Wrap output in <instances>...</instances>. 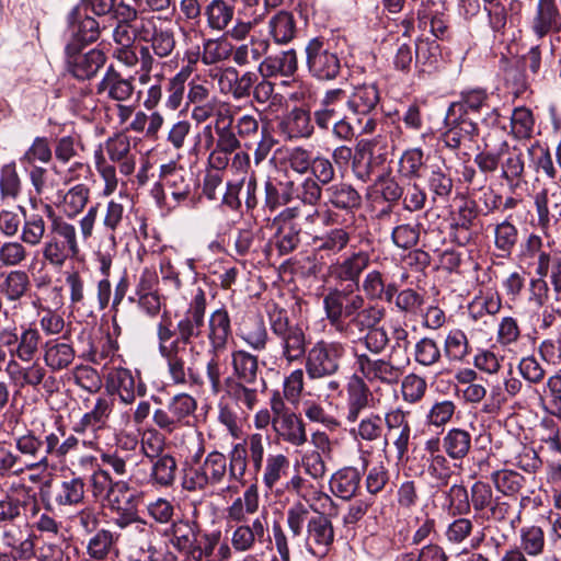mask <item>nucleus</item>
<instances>
[{
  "label": "nucleus",
  "instance_id": "obj_1",
  "mask_svg": "<svg viewBox=\"0 0 561 561\" xmlns=\"http://www.w3.org/2000/svg\"><path fill=\"white\" fill-rule=\"evenodd\" d=\"M323 308L330 325L352 342L364 341L371 354H381L389 344V335L379 323L385 309L365 304L363 295H350L337 288L330 289L323 298Z\"/></svg>",
  "mask_w": 561,
  "mask_h": 561
},
{
  "label": "nucleus",
  "instance_id": "obj_2",
  "mask_svg": "<svg viewBox=\"0 0 561 561\" xmlns=\"http://www.w3.org/2000/svg\"><path fill=\"white\" fill-rule=\"evenodd\" d=\"M310 510L301 502L291 505L287 511V526L291 536L297 538H301L306 526L307 550L314 557L323 558L334 540L333 526L323 513L309 516Z\"/></svg>",
  "mask_w": 561,
  "mask_h": 561
},
{
  "label": "nucleus",
  "instance_id": "obj_3",
  "mask_svg": "<svg viewBox=\"0 0 561 561\" xmlns=\"http://www.w3.org/2000/svg\"><path fill=\"white\" fill-rule=\"evenodd\" d=\"M50 224L43 243L42 256L55 268H61L68 260L77 259L81 252L77 227L60 216L51 206L46 205Z\"/></svg>",
  "mask_w": 561,
  "mask_h": 561
},
{
  "label": "nucleus",
  "instance_id": "obj_4",
  "mask_svg": "<svg viewBox=\"0 0 561 561\" xmlns=\"http://www.w3.org/2000/svg\"><path fill=\"white\" fill-rule=\"evenodd\" d=\"M267 317L272 334L277 342L279 359L287 366L301 363L308 352L305 330L293 323L287 311L276 304L268 306Z\"/></svg>",
  "mask_w": 561,
  "mask_h": 561
},
{
  "label": "nucleus",
  "instance_id": "obj_5",
  "mask_svg": "<svg viewBox=\"0 0 561 561\" xmlns=\"http://www.w3.org/2000/svg\"><path fill=\"white\" fill-rule=\"evenodd\" d=\"M175 331L171 330L170 324L161 321L157 327V335L159 340V352L167 360L168 373L174 385L202 386L203 378L193 367H186V360H183V348H181L178 337L170 344H167Z\"/></svg>",
  "mask_w": 561,
  "mask_h": 561
},
{
  "label": "nucleus",
  "instance_id": "obj_6",
  "mask_svg": "<svg viewBox=\"0 0 561 561\" xmlns=\"http://www.w3.org/2000/svg\"><path fill=\"white\" fill-rule=\"evenodd\" d=\"M228 472L227 457L214 450L202 460H195L186 470L183 488L190 492L205 491L221 484Z\"/></svg>",
  "mask_w": 561,
  "mask_h": 561
},
{
  "label": "nucleus",
  "instance_id": "obj_7",
  "mask_svg": "<svg viewBox=\"0 0 561 561\" xmlns=\"http://www.w3.org/2000/svg\"><path fill=\"white\" fill-rule=\"evenodd\" d=\"M309 75L318 81H333L342 70V59L331 43L321 36L311 38L305 48Z\"/></svg>",
  "mask_w": 561,
  "mask_h": 561
},
{
  "label": "nucleus",
  "instance_id": "obj_8",
  "mask_svg": "<svg viewBox=\"0 0 561 561\" xmlns=\"http://www.w3.org/2000/svg\"><path fill=\"white\" fill-rule=\"evenodd\" d=\"M345 355V346L337 341L320 340L305 356V369L309 379H322L335 375Z\"/></svg>",
  "mask_w": 561,
  "mask_h": 561
},
{
  "label": "nucleus",
  "instance_id": "obj_9",
  "mask_svg": "<svg viewBox=\"0 0 561 561\" xmlns=\"http://www.w3.org/2000/svg\"><path fill=\"white\" fill-rule=\"evenodd\" d=\"M196 409L197 402L191 394L178 393L165 405L153 411L152 422L159 430L172 434L190 424Z\"/></svg>",
  "mask_w": 561,
  "mask_h": 561
},
{
  "label": "nucleus",
  "instance_id": "obj_10",
  "mask_svg": "<svg viewBox=\"0 0 561 561\" xmlns=\"http://www.w3.org/2000/svg\"><path fill=\"white\" fill-rule=\"evenodd\" d=\"M409 364V356L389 354L386 357L373 358L368 354L356 355L358 370L367 380H379L387 385L397 383Z\"/></svg>",
  "mask_w": 561,
  "mask_h": 561
},
{
  "label": "nucleus",
  "instance_id": "obj_11",
  "mask_svg": "<svg viewBox=\"0 0 561 561\" xmlns=\"http://www.w3.org/2000/svg\"><path fill=\"white\" fill-rule=\"evenodd\" d=\"M130 482L129 480H115L105 499L108 508L116 514L114 524L121 529L127 528L139 519L137 507L140 494L131 488Z\"/></svg>",
  "mask_w": 561,
  "mask_h": 561
},
{
  "label": "nucleus",
  "instance_id": "obj_12",
  "mask_svg": "<svg viewBox=\"0 0 561 561\" xmlns=\"http://www.w3.org/2000/svg\"><path fill=\"white\" fill-rule=\"evenodd\" d=\"M147 445L153 449L152 445L142 440L141 451L151 458L150 473L147 472V466L144 465L138 468L135 473H131V480L138 484L151 483L154 486L169 488L173 485L176 478L178 463L173 456L169 454L150 455Z\"/></svg>",
  "mask_w": 561,
  "mask_h": 561
},
{
  "label": "nucleus",
  "instance_id": "obj_13",
  "mask_svg": "<svg viewBox=\"0 0 561 561\" xmlns=\"http://www.w3.org/2000/svg\"><path fill=\"white\" fill-rule=\"evenodd\" d=\"M205 312L206 295L202 288H197L187 310L175 328L179 344L183 348V360H186L188 353L194 351V346L188 347V345L192 343V339L199 336L205 322Z\"/></svg>",
  "mask_w": 561,
  "mask_h": 561
},
{
  "label": "nucleus",
  "instance_id": "obj_14",
  "mask_svg": "<svg viewBox=\"0 0 561 561\" xmlns=\"http://www.w3.org/2000/svg\"><path fill=\"white\" fill-rule=\"evenodd\" d=\"M13 440L16 456L23 461L24 471L46 470L50 467L48 433L41 436L34 431H26L15 436Z\"/></svg>",
  "mask_w": 561,
  "mask_h": 561
},
{
  "label": "nucleus",
  "instance_id": "obj_15",
  "mask_svg": "<svg viewBox=\"0 0 561 561\" xmlns=\"http://www.w3.org/2000/svg\"><path fill=\"white\" fill-rule=\"evenodd\" d=\"M5 371L10 379L20 388L31 387L34 390L43 388L47 394H53L58 390L56 377L48 375L45 366L38 362H32L27 366H22L19 362L10 359Z\"/></svg>",
  "mask_w": 561,
  "mask_h": 561
},
{
  "label": "nucleus",
  "instance_id": "obj_16",
  "mask_svg": "<svg viewBox=\"0 0 561 561\" xmlns=\"http://www.w3.org/2000/svg\"><path fill=\"white\" fill-rule=\"evenodd\" d=\"M134 33L140 42L150 44V50L159 58L169 57L175 48L173 31L158 26L152 16L141 18L135 25Z\"/></svg>",
  "mask_w": 561,
  "mask_h": 561
},
{
  "label": "nucleus",
  "instance_id": "obj_17",
  "mask_svg": "<svg viewBox=\"0 0 561 561\" xmlns=\"http://www.w3.org/2000/svg\"><path fill=\"white\" fill-rule=\"evenodd\" d=\"M77 43H68L65 48L66 62L69 72L79 80L93 78L106 61L105 54L96 48L82 53Z\"/></svg>",
  "mask_w": 561,
  "mask_h": 561
},
{
  "label": "nucleus",
  "instance_id": "obj_18",
  "mask_svg": "<svg viewBox=\"0 0 561 561\" xmlns=\"http://www.w3.org/2000/svg\"><path fill=\"white\" fill-rule=\"evenodd\" d=\"M489 94L484 89H470L460 93V99L449 106V116L459 115L470 117L471 114H481L488 111V116L483 118L490 125L500 124V113L497 108H491L489 105Z\"/></svg>",
  "mask_w": 561,
  "mask_h": 561
},
{
  "label": "nucleus",
  "instance_id": "obj_19",
  "mask_svg": "<svg viewBox=\"0 0 561 561\" xmlns=\"http://www.w3.org/2000/svg\"><path fill=\"white\" fill-rule=\"evenodd\" d=\"M370 254L367 251H357L330 266V275L339 283H347L343 289L350 295L359 289V279L364 271L370 265Z\"/></svg>",
  "mask_w": 561,
  "mask_h": 561
},
{
  "label": "nucleus",
  "instance_id": "obj_20",
  "mask_svg": "<svg viewBox=\"0 0 561 561\" xmlns=\"http://www.w3.org/2000/svg\"><path fill=\"white\" fill-rule=\"evenodd\" d=\"M529 30L537 39L561 31V11L556 0H537Z\"/></svg>",
  "mask_w": 561,
  "mask_h": 561
},
{
  "label": "nucleus",
  "instance_id": "obj_21",
  "mask_svg": "<svg viewBox=\"0 0 561 561\" xmlns=\"http://www.w3.org/2000/svg\"><path fill=\"white\" fill-rule=\"evenodd\" d=\"M130 447H127V442L124 447H118L114 451L103 453L101 461L103 465L110 467L113 472L118 477H128L131 480V473L144 465V457L141 453H131L137 446L136 439L128 442Z\"/></svg>",
  "mask_w": 561,
  "mask_h": 561
},
{
  "label": "nucleus",
  "instance_id": "obj_22",
  "mask_svg": "<svg viewBox=\"0 0 561 561\" xmlns=\"http://www.w3.org/2000/svg\"><path fill=\"white\" fill-rule=\"evenodd\" d=\"M159 180L162 185L170 192L171 197L175 202L173 207L186 201L191 195L192 178L184 170L183 167L178 165L176 162L171 161L161 164L159 168Z\"/></svg>",
  "mask_w": 561,
  "mask_h": 561
},
{
  "label": "nucleus",
  "instance_id": "obj_23",
  "mask_svg": "<svg viewBox=\"0 0 561 561\" xmlns=\"http://www.w3.org/2000/svg\"><path fill=\"white\" fill-rule=\"evenodd\" d=\"M106 389L111 393H116L124 404H131L136 396L144 397L146 394V385L139 382L136 386L131 371L127 368H112L106 376Z\"/></svg>",
  "mask_w": 561,
  "mask_h": 561
},
{
  "label": "nucleus",
  "instance_id": "obj_24",
  "mask_svg": "<svg viewBox=\"0 0 561 561\" xmlns=\"http://www.w3.org/2000/svg\"><path fill=\"white\" fill-rule=\"evenodd\" d=\"M259 75L255 71L239 72L233 67L226 68L218 78L219 90L222 94H229L233 100L240 101L251 96L252 85Z\"/></svg>",
  "mask_w": 561,
  "mask_h": 561
},
{
  "label": "nucleus",
  "instance_id": "obj_25",
  "mask_svg": "<svg viewBox=\"0 0 561 561\" xmlns=\"http://www.w3.org/2000/svg\"><path fill=\"white\" fill-rule=\"evenodd\" d=\"M114 402L106 397H98L92 409L85 412L72 426L76 434L84 435L91 432L94 436L108 427V419Z\"/></svg>",
  "mask_w": 561,
  "mask_h": 561
},
{
  "label": "nucleus",
  "instance_id": "obj_26",
  "mask_svg": "<svg viewBox=\"0 0 561 561\" xmlns=\"http://www.w3.org/2000/svg\"><path fill=\"white\" fill-rule=\"evenodd\" d=\"M67 22L71 36L69 43H77L80 47L96 42L101 35L100 23L94 18L81 12L78 7L72 8L68 13Z\"/></svg>",
  "mask_w": 561,
  "mask_h": 561
},
{
  "label": "nucleus",
  "instance_id": "obj_27",
  "mask_svg": "<svg viewBox=\"0 0 561 561\" xmlns=\"http://www.w3.org/2000/svg\"><path fill=\"white\" fill-rule=\"evenodd\" d=\"M222 399L232 403L244 411H252L259 402V393L262 392V386L256 383H247L236 378H225Z\"/></svg>",
  "mask_w": 561,
  "mask_h": 561
},
{
  "label": "nucleus",
  "instance_id": "obj_28",
  "mask_svg": "<svg viewBox=\"0 0 561 561\" xmlns=\"http://www.w3.org/2000/svg\"><path fill=\"white\" fill-rule=\"evenodd\" d=\"M105 151L111 162L118 165V170L124 175H130L136 168V154L131 150L130 137L117 133L106 139L104 144Z\"/></svg>",
  "mask_w": 561,
  "mask_h": 561
},
{
  "label": "nucleus",
  "instance_id": "obj_29",
  "mask_svg": "<svg viewBox=\"0 0 561 561\" xmlns=\"http://www.w3.org/2000/svg\"><path fill=\"white\" fill-rule=\"evenodd\" d=\"M501 178L513 187H517L525 178V154L517 146L511 147L507 141L501 144Z\"/></svg>",
  "mask_w": 561,
  "mask_h": 561
},
{
  "label": "nucleus",
  "instance_id": "obj_30",
  "mask_svg": "<svg viewBox=\"0 0 561 561\" xmlns=\"http://www.w3.org/2000/svg\"><path fill=\"white\" fill-rule=\"evenodd\" d=\"M346 99V91L341 88L329 89L320 100L319 107L313 112L316 125L328 130L332 123L342 117L341 107Z\"/></svg>",
  "mask_w": 561,
  "mask_h": 561
},
{
  "label": "nucleus",
  "instance_id": "obj_31",
  "mask_svg": "<svg viewBox=\"0 0 561 561\" xmlns=\"http://www.w3.org/2000/svg\"><path fill=\"white\" fill-rule=\"evenodd\" d=\"M232 375L227 378H236L247 383H256L265 389V381L260 377L259 358L245 350H234L230 354Z\"/></svg>",
  "mask_w": 561,
  "mask_h": 561
},
{
  "label": "nucleus",
  "instance_id": "obj_32",
  "mask_svg": "<svg viewBox=\"0 0 561 561\" xmlns=\"http://www.w3.org/2000/svg\"><path fill=\"white\" fill-rule=\"evenodd\" d=\"M272 425L277 437L294 447H300L307 442L305 424L294 412H284L274 416Z\"/></svg>",
  "mask_w": 561,
  "mask_h": 561
},
{
  "label": "nucleus",
  "instance_id": "obj_33",
  "mask_svg": "<svg viewBox=\"0 0 561 561\" xmlns=\"http://www.w3.org/2000/svg\"><path fill=\"white\" fill-rule=\"evenodd\" d=\"M278 128L288 140L310 138L314 130L310 113L301 107H295L287 113L279 122Z\"/></svg>",
  "mask_w": 561,
  "mask_h": 561
},
{
  "label": "nucleus",
  "instance_id": "obj_34",
  "mask_svg": "<svg viewBox=\"0 0 561 561\" xmlns=\"http://www.w3.org/2000/svg\"><path fill=\"white\" fill-rule=\"evenodd\" d=\"M133 77H124L113 66L106 69V72L98 84V93L106 94L107 98L124 102L131 98L134 93Z\"/></svg>",
  "mask_w": 561,
  "mask_h": 561
},
{
  "label": "nucleus",
  "instance_id": "obj_35",
  "mask_svg": "<svg viewBox=\"0 0 561 561\" xmlns=\"http://www.w3.org/2000/svg\"><path fill=\"white\" fill-rule=\"evenodd\" d=\"M259 488L253 483L245 489L242 496L237 497L226 508V519L228 523H234L237 526L247 524L248 517L259 511Z\"/></svg>",
  "mask_w": 561,
  "mask_h": 561
},
{
  "label": "nucleus",
  "instance_id": "obj_36",
  "mask_svg": "<svg viewBox=\"0 0 561 561\" xmlns=\"http://www.w3.org/2000/svg\"><path fill=\"white\" fill-rule=\"evenodd\" d=\"M264 519L257 517L251 524L236 526L230 537L231 548L241 553L252 551L256 542H262L264 538Z\"/></svg>",
  "mask_w": 561,
  "mask_h": 561
},
{
  "label": "nucleus",
  "instance_id": "obj_37",
  "mask_svg": "<svg viewBox=\"0 0 561 561\" xmlns=\"http://www.w3.org/2000/svg\"><path fill=\"white\" fill-rule=\"evenodd\" d=\"M239 337L253 351H264L268 342V333L264 320L259 314L243 317L238 327Z\"/></svg>",
  "mask_w": 561,
  "mask_h": 561
},
{
  "label": "nucleus",
  "instance_id": "obj_38",
  "mask_svg": "<svg viewBox=\"0 0 561 561\" xmlns=\"http://www.w3.org/2000/svg\"><path fill=\"white\" fill-rule=\"evenodd\" d=\"M298 68V58L295 49L283 50L270 55L259 66V71L264 78L290 77Z\"/></svg>",
  "mask_w": 561,
  "mask_h": 561
},
{
  "label": "nucleus",
  "instance_id": "obj_39",
  "mask_svg": "<svg viewBox=\"0 0 561 561\" xmlns=\"http://www.w3.org/2000/svg\"><path fill=\"white\" fill-rule=\"evenodd\" d=\"M128 197L119 195L112 198L105 207L102 224L106 231L110 232L108 239L112 248L116 247V231L124 228L128 221Z\"/></svg>",
  "mask_w": 561,
  "mask_h": 561
},
{
  "label": "nucleus",
  "instance_id": "obj_40",
  "mask_svg": "<svg viewBox=\"0 0 561 561\" xmlns=\"http://www.w3.org/2000/svg\"><path fill=\"white\" fill-rule=\"evenodd\" d=\"M119 535L110 529L101 528L94 531L87 541L85 553L94 559L108 561L118 554Z\"/></svg>",
  "mask_w": 561,
  "mask_h": 561
},
{
  "label": "nucleus",
  "instance_id": "obj_41",
  "mask_svg": "<svg viewBox=\"0 0 561 561\" xmlns=\"http://www.w3.org/2000/svg\"><path fill=\"white\" fill-rule=\"evenodd\" d=\"M325 204L332 207L353 211L362 205L360 194L351 185L344 182L333 183L324 188Z\"/></svg>",
  "mask_w": 561,
  "mask_h": 561
},
{
  "label": "nucleus",
  "instance_id": "obj_42",
  "mask_svg": "<svg viewBox=\"0 0 561 561\" xmlns=\"http://www.w3.org/2000/svg\"><path fill=\"white\" fill-rule=\"evenodd\" d=\"M230 335L231 321L228 311L224 308L213 311L207 327V339L211 352L225 351Z\"/></svg>",
  "mask_w": 561,
  "mask_h": 561
},
{
  "label": "nucleus",
  "instance_id": "obj_43",
  "mask_svg": "<svg viewBox=\"0 0 561 561\" xmlns=\"http://www.w3.org/2000/svg\"><path fill=\"white\" fill-rule=\"evenodd\" d=\"M380 94L376 83L355 85L352 93H346L344 103L354 114H369L379 103Z\"/></svg>",
  "mask_w": 561,
  "mask_h": 561
},
{
  "label": "nucleus",
  "instance_id": "obj_44",
  "mask_svg": "<svg viewBox=\"0 0 561 561\" xmlns=\"http://www.w3.org/2000/svg\"><path fill=\"white\" fill-rule=\"evenodd\" d=\"M515 500L496 496L482 518L502 525H507L515 531L522 519V510L516 507Z\"/></svg>",
  "mask_w": 561,
  "mask_h": 561
},
{
  "label": "nucleus",
  "instance_id": "obj_45",
  "mask_svg": "<svg viewBox=\"0 0 561 561\" xmlns=\"http://www.w3.org/2000/svg\"><path fill=\"white\" fill-rule=\"evenodd\" d=\"M450 128L443 135V141L450 149H458L463 140H472L479 135L478 124L471 117L449 116Z\"/></svg>",
  "mask_w": 561,
  "mask_h": 561
},
{
  "label": "nucleus",
  "instance_id": "obj_46",
  "mask_svg": "<svg viewBox=\"0 0 561 561\" xmlns=\"http://www.w3.org/2000/svg\"><path fill=\"white\" fill-rule=\"evenodd\" d=\"M519 550L525 552L529 558L537 561H558L556 556L551 558L545 556L546 536L541 527L531 525L520 529Z\"/></svg>",
  "mask_w": 561,
  "mask_h": 561
},
{
  "label": "nucleus",
  "instance_id": "obj_47",
  "mask_svg": "<svg viewBox=\"0 0 561 561\" xmlns=\"http://www.w3.org/2000/svg\"><path fill=\"white\" fill-rule=\"evenodd\" d=\"M76 352L72 345L59 340L47 341L43 346V360L51 371L68 368L75 360Z\"/></svg>",
  "mask_w": 561,
  "mask_h": 561
},
{
  "label": "nucleus",
  "instance_id": "obj_48",
  "mask_svg": "<svg viewBox=\"0 0 561 561\" xmlns=\"http://www.w3.org/2000/svg\"><path fill=\"white\" fill-rule=\"evenodd\" d=\"M186 108L196 124H203L211 117H215V121H221L225 118V114L231 112L230 105L220 101L216 95L199 102H191L186 104Z\"/></svg>",
  "mask_w": 561,
  "mask_h": 561
},
{
  "label": "nucleus",
  "instance_id": "obj_49",
  "mask_svg": "<svg viewBox=\"0 0 561 561\" xmlns=\"http://www.w3.org/2000/svg\"><path fill=\"white\" fill-rule=\"evenodd\" d=\"M501 298L497 294L491 293L484 296L476 297L468 306L470 318L476 322H481L485 327L494 324L495 316L501 310Z\"/></svg>",
  "mask_w": 561,
  "mask_h": 561
},
{
  "label": "nucleus",
  "instance_id": "obj_50",
  "mask_svg": "<svg viewBox=\"0 0 561 561\" xmlns=\"http://www.w3.org/2000/svg\"><path fill=\"white\" fill-rule=\"evenodd\" d=\"M362 476L354 467H345L337 470L330 480L333 494L348 501L354 497L359 489Z\"/></svg>",
  "mask_w": 561,
  "mask_h": 561
},
{
  "label": "nucleus",
  "instance_id": "obj_51",
  "mask_svg": "<svg viewBox=\"0 0 561 561\" xmlns=\"http://www.w3.org/2000/svg\"><path fill=\"white\" fill-rule=\"evenodd\" d=\"M493 244L497 251V257L507 259L512 255L519 240L517 227L508 218L493 225Z\"/></svg>",
  "mask_w": 561,
  "mask_h": 561
},
{
  "label": "nucleus",
  "instance_id": "obj_52",
  "mask_svg": "<svg viewBox=\"0 0 561 561\" xmlns=\"http://www.w3.org/2000/svg\"><path fill=\"white\" fill-rule=\"evenodd\" d=\"M308 486L312 489L311 485H308L307 480H305L300 474H295L290 478V480L286 483L285 490L288 492H293L297 494L299 497L309 503V507L319 513V510H324L327 505H332V499L317 490H311L308 492Z\"/></svg>",
  "mask_w": 561,
  "mask_h": 561
},
{
  "label": "nucleus",
  "instance_id": "obj_53",
  "mask_svg": "<svg viewBox=\"0 0 561 561\" xmlns=\"http://www.w3.org/2000/svg\"><path fill=\"white\" fill-rule=\"evenodd\" d=\"M23 214V222L21 225L20 240L30 247H37L44 243V238L48 233L46 221L41 214L26 215L24 207L18 206Z\"/></svg>",
  "mask_w": 561,
  "mask_h": 561
},
{
  "label": "nucleus",
  "instance_id": "obj_54",
  "mask_svg": "<svg viewBox=\"0 0 561 561\" xmlns=\"http://www.w3.org/2000/svg\"><path fill=\"white\" fill-rule=\"evenodd\" d=\"M2 543L11 549L14 559L30 560L35 554L34 536L25 535L18 528L5 529L2 534Z\"/></svg>",
  "mask_w": 561,
  "mask_h": 561
},
{
  "label": "nucleus",
  "instance_id": "obj_55",
  "mask_svg": "<svg viewBox=\"0 0 561 561\" xmlns=\"http://www.w3.org/2000/svg\"><path fill=\"white\" fill-rule=\"evenodd\" d=\"M347 414L348 422H355L360 412L368 407L371 392L359 377H353L347 386Z\"/></svg>",
  "mask_w": 561,
  "mask_h": 561
},
{
  "label": "nucleus",
  "instance_id": "obj_56",
  "mask_svg": "<svg viewBox=\"0 0 561 561\" xmlns=\"http://www.w3.org/2000/svg\"><path fill=\"white\" fill-rule=\"evenodd\" d=\"M297 33L295 16L288 11H278L268 21V34L276 44L290 43Z\"/></svg>",
  "mask_w": 561,
  "mask_h": 561
},
{
  "label": "nucleus",
  "instance_id": "obj_57",
  "mask_svg": "<svg viewBox=\"0 0 561 561\" xmlns=\"http://www.w3.org/2000/svg\"><path fill=\"white\" fill-rule=\"evenodd\" d=\"M207 25L214 31H225L233 21L234 5L226 0H211L204 10Z\"/></svg>",
  "mask_w": 561,
  "mask_h": 561
},
{
  "label": "nucleus",
  "instance_id": "obj_58",
  "mask_svg": "<svg viewBox=\"0 0 561 561\" xmlns=\"http://www.w3.org/2000/svg\"><path fill=\"white\" fill-rule=\"evenodd\" d=\"M442 447L453 460H462L471 449V434L462 428H451L443 437Z\"/></svg>",
  "mask_w": 561,
  "mask_h": 561
},
{
  "label": "nucleus",
  "instance_id": "obj_59",
  "mask_svg": "<svg viewBox=\"0 0 561 561\" xmlns=\"http://www.w3.org/2000/svg\"><path fill=\"white\" fill-rule=\"evenodd\" d=\"M494 488L505 497L516 501V496L522 492L526 479L524 476L514 470H496L490 477Z\"/></svg>",
  "mask_w": 561,
  "mask_h": 561
},
{
  "label": "nucleus",
  "instance_id": "obj_60",
  "mask_svg": "<svg viewBox=\"0 0 561 561\" xmlns=\"http://www.w3.org/2000/svg\"><path fill=\"white\" fill-rule=\"evenodd\" d=\"M85 483L81 477L62 480L55 489V502L59 506H72L82 503Z\"/></svg>",
  "mask_w": 561,
  "mask_h": 561
},
{
  "label": "nucleus",
  "instance_id": "obj_61",
  "mask_svg": "<svg viewBox=\"0 0 561 561\" xmlns=\"http://www.w3.org/2000/svg\"><path fill=\"white\" fill-rule=\"evenodd\" d=\"M199 527L196 523L187 519H179L172 523L167 536H170L172 546L181 551L190 549L198 540Z\"/></svg>",
  "mask_w": 561,
  "mask_h": 561
},
{
  "label": "nucleus",
  "instance_id": "obj_62",
  "mask_svg": "<svg viewBox=\"0 0 561 561\" xmlns=\"http://www.w3.org/2000/svg\"><path fill=\"white\" fill-rule=\"evenodd\" d=\"M14 360L30 363L39 351L42 335L36 328L22 327L19 334Z\"/></svg>",
  "mask_w": 561,
  "mask_h": 561
},
{
  "label": "nucleus",
  "instance_id": "obj_63",
  "mask_svg": "<svg viewBox=\"0 0 561 561\" xmlns=\"http://www.w3.org/2000/svg\"><path fill=\"white\" fill-rule=\"evenodd\" d=\"M234 115L232 112L225 114L221 121H215V134L217 136V148L236 152L243 146L233 128Z\"/></svg>",
  "mask_w": 561,
  "mask_h": 561
},
{
  "label": "nucleus",
  "instance_id": "obj_64",
  "mask_svg": "<svg viewBox=\"0 0 561 561\" xmlns=\"http://www.w3.org/2000/svg\"><path fill=\"white\" fill-rule=\"evenodd\" d=\"M31 286L25 271L13 270L8 273L0 286V293L11 302L19 301L26 295Z\"/></svg>",
  "mask_w": 561,
  "mask_h": 561
}]
</instances>
